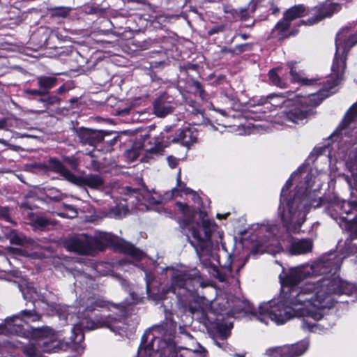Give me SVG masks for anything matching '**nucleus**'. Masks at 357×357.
<instances>
[{
  "instance_id": "20",
  "label": "nucleus",
  "mask_w": 357,
  "mask_h": 357,
  "mask_svg": "<svg viewBox=\"0 0 357 357\" xmlns=\"http://www.w3.org/2000/svg\"><path fill=\"white\" fill-rule=\"evenodd\" d=\"M172 100V97L166 94L160 96L155 100L153 105L154 114L158 117H164L172 112L174 109Z\"/></svg>"
},
{
  "instance_id": "49",
  "label": "nucleus",
  "mask_w": 357,
  "mask_h": 357,
  "mask_svg": "<svg viewBox=\"0 0 357 357\" xmlns=\"http://www.w3.org/2000/svg\"><path fill=\"white\" fill-rule=\"evenodd\" d=\"M193 86L196 88V89L199 92L201 98L203 99L206 98V93L204 91L201 83L199 82L198 81H195V82H193Z\"/></svg>"
},
{
  "instance_id": "56",
  "label": "nucleus",
  "mask_w": 357,
  "mask_h": 357,
  "mask_svg": "<svg viewBox=\"0 0 357 357\" xmlns=\"http://www.w3.org/2000/svg\"><path fill=\"white\" fill-rule=\"evenodd\" d=\"M128 3H137L142 5H149L147 0H126Z\"/></svg>"
},
{
  "instance_id": "22",
  "label": "nucleus",
  "mask_w": 357,
  "mask_h": 357,
  "mask_svg": "<svg viewBox=\"0 0 357 357\" xmlns=\"http://www.w3.org/2000/svg\"><path fill=\"white\" fill-rule=\"evenodd\" d=\"M291 24L285 20L283 17L280 20L272 29L271 36L273 38H277L278 40H283L289 38L290 36L295 35L296 31H290Z\"/></svg>"
},
{
  "instance_id": "13",
  "label": "nucleus",
  "mask_w": 357,
  "mask_h": 357,
  "mask_svg": "<svg viewBox=\"0 0 357 357\" xmlns=\"http://www.w3.org/2000/svg\"><path fill=\"white\" fill-rule=\"evenodd\" d=\"M121 318H116L112 315H109L105 317H96L94 321L83 320L81 324L84 328L89 330L106 327L115 333H119L122 328L119 324H122L121 319L126 313V308L124 306H121Z\"/></svg>"
},
{
  "instance_id": "27",
  "label": "nucleus",
  "mask_w": 357,
  "mask_h": 357,
  "mask_svg": "<svg viewBox=\"0 0 357 357\" xmlns=\"http://www.w3.org/2000/svg\"><path fill=\"white\" fill-rule=\"evenodd\" d=\"M306 14V8L303 4H299L287 10L283 14V17L291 24L292 21L302 17Z\"/></svg>"
},
{
  "instance_id": "26",
  "label": "nucleus",
  "mask_w": 357,
  "mask_h": 357,
  "mask_svg": "<svg viewBox=\"0 0 357 357\" xmlns=\"http://www.w3.org/2000/svg\"><path fill=\"white\" fill-rule=\"evenodd\" d=\"M36 80L37 85L43 93L44 92L45 96L47 95L50 91L57 84V79L52 76H38L36 77Z\"/></svg>"
},
{
  "instance_id": "9",
  "label": "nucleus",
  "mask_w": 357,
  "mask_h": 357,
  "mask_svg": "<svg viewBox=\"0 0 357 357\" xmlns=\"http://www.w3.org/2000/svg\"><path fill=\"white\" fill-rule=\"evenodd\" d=\"M40 318L41 315L35 310H22L18 314L6 318L5 322L0 324V335L24 336L25 332L22 323L34 322Z\"/></svg>"
},
{
  "instance_id": "14",
  "label": "nucleus",
  "mask_w": 357,
  "mask_h": 357,
  "mask_svg": "<svg viewBox=\"0 0 357 357\" xmlns=\"http://www.w3.org/2000/svg\"><path fill=\"white\" fill-rule=\"evenodd\" d=\"M307 348V342L302 341L295 344L269 349L266 354L271 357H298L303 355Z\"/></svg>"
},
{
  "instance_id": "42",
  "label": "nucleus",
  "mask_w": 357,
  "mask_h": 357,
  "mask_svg": "<svg viewBox=\"0 0 357 357\" xmlns=\"http://www.w3.org/2000/svg\"><path fill=\"white\" fill-rule=\"evenodd\" d=\"M63 161L68 163L73 169H77L79 165V160L74 156H64Z\"/></svg>"
},
{
  "instance_id": "46",
  "label": "nucleus",
  "mask_w": 357,
  "mask_h": 357,
  "mask_svg": "<svg viewBox=\"0 0 357 357\" xmlns=\"http://www.w3.org/2000/svg\"><path fill=\"white\" fill-rule=\"evenodd\" d=\"M248 10H249V6L244 7V8H239L238 9L236 10V13L237 14H239L241 20H245L249 17Z\"/></svg>"
},
{
  "instance_id": "10",
  "label": "nucleus",
  "mask_w": 357,
  "mask_h": 357,
  "mask_svg": "<svg viewBox=\"0 0 357 357\" xmlns=\"http://www.w3.org/2000/svg\"><path fill=\"white\" fill-rule=\"evenodd\" d=\"M151 332L146 333L142 337V344L138 349V357H153L155 351H160L163 357H178L175 349L158 337L153 336L152 342L146 344Z\"/></svg>"
},
{
  "instance_id": "41",
  "label": "nucleus",
  "mask_w": 357,
  "mask_h": 357,
  "mask_svg": "<svg viewBox=\"0 0 357 357\" xmlns=\"http://www.w3.org/2000/svg\"><path fill=\"white\" fill-rule=\"evenodd\" d=\"M72 333L75 334V337H70L71 341L73 342L79 343L84 340V335L79 328L73 327L72 328Z\"/></svg>"
},
{
  "instance_id": "18",
  "label": "nucleus",
  "mask_w": 357,
  "mask_h": 357,
  "mask_svg": "<svg viewBox=\"0 0 357 357\" xmlns=\"http://www.w3.org/2000/svg\"><path fill=\"white\" fill-rule=\"evenodd\" d=\"M75 132L79 142L85 145L96 146L104 139V133L102 130L79 128L75 130Z\"/></svg>"
},
{
  "instance_id": "52",
  "label": "nucleus",
  "mask_w": 357,
  "mask_h": 357,
  "mask_svg": "<svg viewBox=\"0 0 357 357\" xmlns=\"http://www.w3.org/2000/svg\"><path fill=\"white\" fill-rule=\"evenodd\" d=\"M177 206L181 211H182L184 214H186L188 211V206L186 204H183L181 202H177Z\"/></svg>"
},
{
  "instance_id": "34",
  "label": "nucleus",
  "mask_w": 357,
  "mask_h": 357,
  "mask_svg": "<svg viewBox=\"0 0 357 357\" xmlns=\"http://www.w3.org/2000/svg\"><path fill=\"white\" fill-rule=\"evenodd\" d=\"M280 69V68H277L271 70L268 73L269 79L273 85L280 88H284L286 86L285 82L280 78V77L277 73V71Z\"/></svg>"
},
{
  "instance_id": "54",
  "label": "nucleus",
  "mask_w": 357,
  "mask_h": 357,
  "mask_svg": "<svg viewBox=\"0 0 357 357\" xmlns=\"http://www.w3.org/2000/svg\"><path fill=\"white\" fill-rule=\"evenodd\" d=\"M32 167L40 170H47V164L42 162L34 163L32 165Z\"/></svg>"
},
{
  "instance_id": "32",
  "label": "nucleus",
  "mask_w": 357,
  "mask_h": 357,
  "mask_svg": "<svg viewBox=\"0 0 357 357\" xmlns=\"http://www.w3.org/2000/svg\"><path fill=\"white\" fill-rule=\"evenodd\" d=\"M32 223L36 228L43 229L50 225H53L54 222L44 216L33 215Z\"/></svg>"
},
{
  "instance_id": "50",
  "label": "nucleus",
  "mask_w": 357,
  "mask_h": 357,
  "mask_svg": "<svg viewBox=\"0 0 357 357\" xmlns=\"http://www.w3.org/2000/svg\"><path fill=\"white\" fill-rule=\"evenodd\" d=\"M284 96L282 95H270L267 99H270L273 100V102H271L272 105H279L280 104V99H283Z\"/></svg>"
},
{
  "instance_id": "7",
  "label": "nucleus",
  "mask_w": 357,
  "mask_h": 357,
  "mask_svg": "<svg viewBox=\"0 0 357 357\" xmlns=\"http://www.w3.org/2000/svg\"><path fill=\"white\" fill-rule=\"evenodd\" d=\"M325 92V90H323L317 93L311 94L299 104L294 105L289 110L281 112L279 117L282 119L280 123L281 124H287L288 122L299 123L305 119L313 115L314 107L319 105L328 96V91L324 94Z\"/></svg>"
},
{
  "instance_id": "57",
  "label": "nucleus",
  "mask_w": 357,
  "mask_h": 357,
  "mask_svg": "<svg viewBox=\"0 0 357 357\" xmlns=\"http://www.w3.org/2000/svg\"><path fill=\"white\" fill-rule=\"evenodd\" d=\"M8 126V119H2L0 120V130L4 129Z\"/></svg>"
},
{
  "instance_id": "44",
  "label": "nucleus",
  "mask_w": 357,
  "mask_h": 357,
  "mask_svg": "<svg viewBox=\"0 0 357 357\" xmlns=\"http://www.w3.org/2000/svg\"><path fill=\"white\" fill-rule=\"evenodd\" d=\"M0 218L6 220L7 222H11L10 210L8 207L0 206Z\"/></svg>"
},
{
  "instance_id": "15",
  "label": "nucleus",
  "mask_w": 357,
  "mask_h": 357,
  "mask_svg": "<svg viewBox=\"0 0 357 357\" xmlns=\"http://www.w3.org/2000/svg\"><path fill=\"white\" fill-rule=\"evenodd\" d=\"M71 183L79 187H89L98 190H102L106 187L103 178L96 174H89L84 176L74 174Z\"/></svg>"
},
{
  "instance_id": "21",
  "label": "nucleus",
  "mask_w": 357,
  "mask_h": 357,
  "mask_svg": "<svg viewBox=\"0 0 357 357\" xmlns=\"http://www.w3.org/2000/svg\"><path fill=\"white\" fill-rule=\"evenodd\" d=\"M47 170L60 174V176L70 183H71L75 174L68 169L64 165L56 158H50L48 160Z\"/></svg>"
},
{
  "instance_id": "58",
  "label": "nucleus",
  "mask_w": 357,
  "mask_h": 357,
  "mask_svg": "<svg viewBox=\"0 0 357 357\" xmlns=\"http://www.w3.org/2000/svg\"><path fill=\"white\" fill-rule=\"evenodd\" d=\"M68 90V89L63 84V85L61 86L57 89V93L59 94H63V93L66 92Z\"/></svg>"
},
{
  "instance_id": "16",
  "label": "nucleus",
  "mask_w": 357,
  "mask_h": 357,
  "mask_svg": "<svg viewBox=\"0 0 357 357\" xmlns=\"http://www.w3.org/2000/svg\"><path fill=\"white\" fill-rule=\"evenodd\" d=\"M164 136L160 144L162 146H168L170 142L179 143L182 146L189 147L190 145L196 142L197 139V133L195 130L190 128L180 130L176 136L173 137L170 142L164 139Z\"/></svg>"
},
{
  "instance_id": "2",
  "label": "nucleus",
  "mask_w": 357,
  "mask_h": 357,
  "mask_svg": "<svg viewBox=\"0 0 357 357\" xmlns=\"http://www.w3.org/2000/svg\"><path fill=\"white\" fill-rule=\"evenodd\" d=\"M291 185L292 182L289 179L282 189L278 213L286 229L296 231L305 221L306 214L309 211V200L301 197L300 188L290 192Z\"/></svg>"
},
{
  "instance_id": "17",
  "label": "nucleus",
  "mask_w": 357,
  "mask_h": 357,
  "mask_svg": "<svg viewBox=\"0 0 357 357\" xmlns=\"http://www.w3.org/2000/svg\"><path fill=\"white\" fill-rule=\"evenodd\" d=\"M340 7L337 3H333L330 1H326L325 3L315 6L312 8L310 13L315 15L314 17L309 19L307 20V24H315L325 17H331L333 13L337 12Z\"/></svg>"
},
{
  "instance_id": "1",
  "label": "nucleus",
  "mask_w": 357,
  "mask_h": 357,
  "mask_svg": "<svg viewBox=\"0 0 357 357\" xmlns=\"http://www.w3.org/2000/svg\"><path fill=\"white\" fill-rule=\"evenodd\" d=\"M312 288L311 286H307L301 289H289L288 291L282 294L278 301H273L260 305L255 317L266 324L269 319L278 324H282L293 317H303L301 327L303 330L318 333L323 331L321 327L328 330L331 327V325L316 323L323 318V314L307 304Z\"/></svg>"
},
{
  "instance_id": "53",
  "label": "nucleus",
  "mask_w": 357,
  "mask_h": 357,
  "mask_svg": "<svg viewBox=\"0 0 357 357\" xmlns=\"http://www.w3.org/2000/svg\"><path fill=\"white\" fill-rule=\"evenodd\" d=\"M146 200L148 202V203L149 204H160V201L158 200V199H156L155 198H154L153 197H151L150 195H146Z\"/></svg>"
},
{
  "instance_id": "24",
  "label": "nucleus",
  "mask_w": 357,
  "mask_h": 357,
  "mask_svg": "<svg viewBox=\"0 0 357 357\" xmlns=\"http://www.w3.org/2000/svg\"><path fill=\"white\" fill-rule=\"evenodd\" d=\"M312 178V176L311 174H307L305 177V187L303 189V186H299L297 188H300V195L301 197H306L309 200V208L312 206L314 208L319 207L322 205V199L319 197V199H316L314 197V193H312L308 190L310 188L312 187L311 180Z\"/></svg>"
},
{
  "instance_id": "37",
  "label": "nucleus",
  "mask_w": 357,
  "mask_h": 357,
  "mask_svg": "<svg viewBox=\"0 0 357 357\" xmlns=\"http://www.w3.org/2000/svg\"><path fill=\"white\" fill-rule=\"evenodd\" d=\"M64 208H65L64 212H61V213H59V215L60 216L63 217V218H74L77 217V211L75 209V208H74L73 206L65 205Z\"/></svg>"
},
{
  "instance_id": "55",
  "label": "nucleus",
  "mask_w": 357,
  "mask_h": 357,
  "mask_svg": "<svg viewBox=\"0 0 357 357\" xmlns=\"http://www.w3.org/2000/svg\"><path fill=\"white\" fill-rule=\"evenodd\" d=\"M168 162L171 168H174L177 165L176 160L172 156L168 157Z\"/></svg>"
},
{
  "instance_id": "64",
  "label": "nucleus",
  "mask_w": 357,
  "mask_h": 357,
  "mask_svg": "<svg viewBox=\"0 0 357 357\" xmlns=\"http://www.w3.org/2000/svg\"><path fill=\"white\" fill-rule=\"evenodd\" d=\"M170 130V128H167L164 130V131H165L166 132H169Z\"/></svg>"
},
{
  "instance_id": "51",
  "label": "nucleus",
  "mask_w": 357,
  "mask_h": 357,
  "mask_svg": "<svg viewBox=\"0 0 357 357\" xmlns=\"http://www.w3.org/2000/svg\"><path fill=\"white\" fill-rule=\"evenodd\" d=\"M90 168L95 171H99L101 168V165L96 160H91L90 163Z\"/></svg>"
},
{
  "instance_id": "28",
  "label": "nucleus",
  "mask_w": 357,
  "mask_h": 357,
  "mask_svg": "<svg viewBox=\"0 0 357 357\" xmlns=\"http://www.w3.org/2000/svg\"><path fill=\"white\" fill-rule=\"evenodd\" d=\"M338 36L341 38L339 41L340 51L342 52L343 54H347L349 50L357 43V35H352L347 38L344 36V31H342L337 33L335 39L337 38Z\"/></svg>"
},
{
  "instance_id": "45",
  "label": "nucleus",
  "mask_w": 357,
  "mask_h": 357,
  "mask_svg": "<svg viewBox=\"0 0 357 357\" xmlns=\"http://www.w3.org/2000/svg\"><path fill=\"white\" fill-rule=\"evenodd\" d=\"M250 49L251 45L249 43H245L243 45H236L234 50H229V52L231 53H234V51H238L239 53H241Z\"/></svg>"
},
{
  "instance_id": "31",
  "label": "nucleus",
  "mask_w": 357,
  "mask_h": 357,
  "mask_svg": "<svg viewBox=\"0 0 357 357\" xmlns=\"http://www.w3.org/2000/svg\"><path fill=\"white\" fill-rule=\"evenodd\" d=\"M22 351L29 357H38L41 355L43 350L39 344L33 343L25 345Z\"/></svg>"
},
{
  "instance_id": "61",
  "label": "nucleus",
  "mask_w": 357,
  "mask_h": 357,
  "mask_svg": "<svg viewBox=\"0 0 357 357\" xmlns=\"http://www.w3.org/2000/svg\"><path fill=\"white\" fill-rule=\"evenodd\" d=\"M240 36L244 40H245L248 38V35L246 33H241Z\"/></svg>"
},
{
  "instance_id": "60",
  "label": "nucleus",
  "mask_w": 357,
  "mask_h": 357,
  "mask_svg": "<svg viewBox=\"0 0 357 357\" xmlns=\"http://www.w3.org/2000/svg\"><path fill=\"white\" fill-rule=\"evenodd\" d=\"M178 195V190L176 188H174L172 190V196H177Z\"/></svg>"
},
{
  "instance_id": "39",
  "label": "nucleus",
  "mask_w": 357,
  "mask_h": 357,
  "mask_svg": "<svg viewBox=\"0 0 357 357\" xmlns=\"http://www.w3.org/2000/svg\"><path fill=\"white\" fill-rule=\"evenodd\" d=\"M347 165L350 166L352 171L357 169V149L349 153Z\"/></svg>"
},
{
  "instance_id": "6",
  "label": "nucleus",
  "mask_w": 357,
  "mask_h": 357,
  "mask_svg": "<svg viewBox=\"0 0 357 357\" xmlns=\"http://www.w3.org/2000/svg\"><path fill=\"white\" fill-rule=\"evenodd\" d=\"M215 229V224L208 219H203L202 225L197 222L185 224L184 229L190 232L187 237L199 259L210 255L213 246L211 236Z\"/></svg>"
},
{
  "instance_id": "29",
  "label": "nucleus",
  "mask_w": 357,
  "mask_h": 357,
  "mask_svg": "<svg viewBox=\"0 0 357 357\" xmlns=\"http://www.w3.org/2000/svg\"><path fill=\"white\" fill-rule=\"evenodd\" d=\"M357 122V102L352 105L346 114L340 126L342 129L349 128L354 123Z\"/></svg>"
},
{
  "instance_id": "59",
  "label": "nucleus",
  "mask_w": 357,
  "mask_h": 357,
  "mask_svg": "<svg viewBox=\"0 0 357 357\" xmlns=\"http://www.w3.org/2000/svg\"><path fill=\"white\" fill-rule=\"evenodd\" d=\"M191 353L195 355L196 357H203V354L200 351H198L197 350H193L191 351Z\"/></svg>"
},
{
  "instance_id": "8",
  "label": "nucleus",
  "mask_w": 357,
  "mask_h": 357,
  "mask_svg": "<svg viewBox=\"0 0 357 357\" xmlns=\"http://www.w3.org/2000/svg\"><path fill=\"white\" fill-rule=\"evenodd\" d=\"M328 213L340 227L344 225L351 235L357 236V200L332 204Z\"/></svg>"
},
{
  "instance_id": "63",
  "label": "nucleus",
  "mask_w": 357,
  "mask_h": 357,
  "mask_svg": "<svg viewBox=\"0 0 357 357\" xmlns=\"http://www.w3.org/2000/svg\"><path fill=\"white\" fill-rule=\"evenodd\" d=\"M355 185H356V189L357 190V176L355 178Z\"/></svg>"
},
{
  "instance_id": "30",
  "label": "nucleus",
  "mask_w": 357,
  "mask_h": 357,
  "mask_svg": "<svg viewBox=\"0 0 357 357\" xmlns=\"http://www.w3.org/2000/svg\"><path fill=\"white\" fill-rule=\"evenodd\" d=\"M121 245L123 252L130 255L137 260L141 259L144 256V253L132 244L127 242H123Z\"/></svg>"
},
{
  "instance_id": "23",
  "label": "nucleus",
  "mask_w": 357,
  "mask_h": 357,
  "mask_svg": "<svg viewBox=\"0 0 357 357\" xmlns=\"http://www.w3.org/2000/svg\"><path fill=\"white\" fill-rule=\"evenodd\" d=\"M313 242L310 238L294 240L289 248V252L294 255H304L312 251Z\"/></svg>"
},
{
  "instance_id": "4",
  "label": "nucleus",
  "mask_w": 357,
  "mask_h": 357,
  "mask_svg": "<svg viewBox=\"0 0 357 357\" xmlns=\"http://www.w3.org/2000/svg\"><path fill=\"white\" fill-rule=\"evenodd\" d=\"M113 242L114 236L111 234L102 233L94 237L85 234H74L66 238L62 243L70 252L93 256L98 251H103Z\"/></svg>"
},
{
  "instance_id": "36",
  "label": "nucleus",
  "mask_w": 357,
  "mask_h": 357,
  "mask_svg": "<svg viewBox=\"0 0 357 357\" xmlns=\"http://www.w3.org/2000/svg\"><path fill=\"white\" fill-rule=\"evenodd\" d=\"M38 101L43 103L45 109H47L50 106L59 103L60 102V98L56 96H52L47 98H41L38 99Z\"/></svg>"
},
{
  "instance_id": "40",
  "label": "nucleus",
  "mask_w": 357,
  "mask_h": 357,
  "mask_svg": "<svg viewBox=\"0 0 357 357\" xmlns=\"http://www.w3.org/2000/svg\"><path fill=\"white\" fill-rule=\"evenodd\" d=\"M217 332L222 340L226 339L230 335V331L227 326L222 324H217Z\"/></svg>"
},
{
  "instance_id": "12",
  "label": "nucleus",
  "mask_w": 357,
  "mask_h": 357,
  "mask_svg": "<svg viewBox=\"0 0 357 357\" xmlns=\"http://www.w3.org/2000/svg\"><path fill=\"white\" fill-rule=\"evenodd\" d=\"M340 40V36L335 39L336 52L331 68L335 78H330L327 80L328 85L326 86L327 91L332 90L335 86L339 84L346 69L347 54H343L342 52L340 51V45L339 44Z\"/></svg>"
},
{
  "instance_id": "3",
  "label": "nucleus",
  "mask_w": 357,
  "mask_h": 357,
  "mask_svg": "<svg viewBox=\"0 0 357 357\" xmlns=\"http://www.w3.org/2000/svg\"><path fill=\"white\" fill-rule=\"evenodd\" d=\"M357 294V285L343 281L339 277L332 276L320 280L315 291L312 307L323 314L324 308H331L337 302L335 296L340 294Z\"/></svg>"
},
{
  "instance_id": "25",
  "label": "nucleus",
  "mask_w": 357,
  "mask_h": 357,
  "mask_svg": "<svg viewBox=\"0 0 357 357\" xmlns=\"http://www.w3.org/2000/svg\"><path fill=\"white\" fill-rule=\"evenodd\" d=\"M296 61H291L287 63V66L290 69V75L291 76V81L294 82H301L303 85H311L317 80L315 79H307L304 77L303 71L298 72L296 68Z\"/></svg>"
},
{
  "instance_id": "33",
  "label": "nucleus",
  "mask_w": 357,
  "mask_h": 357,
  "mask_svg": "<svg viewBox=\"0 0 357 357\" xmlns=\"http://www.w3.org/2000/svg\"><path fill=\"white\" fill-rule=\"evenodd\" d=\"M53 334V330L49 327L34 328L31 329L33 338H44Z\"/></svg>"
},
{
  "instance_id": "43",
  "label": "nucleus",
  "mask_w": 357,
  "mask_h": 357,
  "mask_svg": "<svg viewBox=\"0 0 357 357\" xmlns=\"http://www.w3.org/2000/svg\"><path fill=\"white\" fill-rule=\"evenodd\" d=\"M177 182H178V186L179 188V190L183 191L185 194H192V198L195 201L197 199H199V197L190 188H182L181 184V175L180 173L178 174L177 176Z\"/></svg>"
},
{
  "instance_id": "38",
  "label": "nucleus",
  "mask_w": 357,
  "mask_h": 357,
  "mask_svg": "<svg viewBox=\"0 0 357 357\" xmlns=\"http://www.w3.org/2000/svg\"><path fill=\"white\" fill-rule=\"evenodd\" d=\"M71 10V8L69 7H56L52 9V15L53 16L66 17Z\"/></svg>"
},
{
  "instance_id": "5",
  "label": "nucleus",
  "mask_w": 357,
  "mask_h": 357,
  "mask_svg": "<svg viewBox=\"0 0 357 357\" xmlns=\"http://www.w3.org/2000/svg\"><path fill=\"white\" fill-rule=\"evenodd\" d=\"M318 271H319V266L314 267L313 266L308 265L291 268L287 273L283 271L279 276L282 287V294H284V291H288L289 289H301L307 286H311L312 288L310 291V298L307 304L312 307L314 300H315V291H317V285L319 284L320 280L317 282H307L302 286H299L298 284L301 281L312 278Z\"/></svg>"
},
{
  "instance_id": "19",
  "label": "nucleus",
  "mask_w": 357,
  "mask_h": 357,
  "mask_svg": "<svg viewBox=\"0 0 357 357\" xmlns=\"http://www.w3.org/2000/svg\"><path fill=\"white\" fill-rule=\"evenodd\" d=\"M5 236L13 245L31 248H37L38 247V244L34 240L27 238L22 233L18 232L15 229H8L5 233Z\"/></svg>"
},
{
  "instance_id": "11",
  "label": "nucleus",
  "mask_w": 357,
  "mask_h": 357,
  "mask_svg": "<svg viewBox=\"0 0 357 357\" xmlns=\"http://www.w3.org/2000/svg\"><path fill=\"white\" fill-rule=\"evenodd\" d=\"M202 280L197 270L190 272H178L174 274L172 279V289L174 294H177V289H183L185 291L192 292L197 287H201ZM178 294L181 293L178 292Z\"/></svg>"
},
{
  "instance_id": "48",
  "label": "nucleus",
  "mask_w": 357,
  "mask_h": 357,
  "mask_svg": "<svg viewBox=\"0 0 357 357\" xmlns=\"http://www.w3.org/2000/svg\"><path fill=\"white\" fill-rule=\"evenodd\" d=\"M24 93L28 96H44V92L39 89H25Z\"/></svg>"
},
{
  "instance_id": "35",
  "label": "nucleus",
  "mask_w": 357,
  "mask_h": 357,
  "mask_svg": "<svg viewBox=\"0 0 357 357\" xmlns=\"http://www.w3.org/2000/svg\"><path fill=\"white\" fill-rule=\"evenodd\" d=\"M47 197L53 201H60L63 199V195L54 188H48L46 190Z\"/></svg>"
},
{
  "instance_id": "47",
  "label": "nucleus",
  "mask_w": 357,
  "mask_h": 357,
  "mask_svg": "<svg viewBox=\"0 0 357 357\" xmlns=\"http://www.w3.org/2000/svg\"><path fill=\"white\" fill-rule=\"evenodd\" d=\"M225 25L224 24L215 25L208 31V34L211 36L215 33L222 32L225 31Z\"/></svg>"
},
{
  "instance_id": "62",
  "label": "nucleus",
  "mask_w": 357,
  "mask_h": 357,
  "mask_svg": "<svg viewBox=\"0 0 357 357\" xmlns=\"http://www.w3.org/2000/svg\"><path fill=\"white\" fill-rule=\"evenodd\" d=\"M255 10V6H252L251 8V12L253 13Z\"/></svg>"
}]
</instances>
